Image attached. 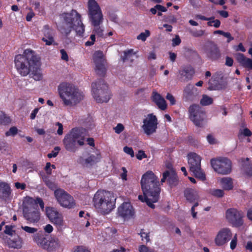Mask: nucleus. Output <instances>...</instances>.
Wrapping results in <instances>:
<instances>
[{
  "instance_id": "16",
  "label": "nucleus",
  "mask_w": 252,
  "mask_h": 252,
  "mask_svg": "<svg viewBox=\"0 0 252 252\" xmlns=\"http://www.w3.org/2000/svg\"><path fill=\"white\" fill-rule=\"evenodd\" d=\"M143 123L142 128L147 135H151L156 131L158 123L157 117L153 113L148 114Z\"/></svg>"
},
{
  "instance_id": "56",
  "label": "nucleus",
  "mask_w": 252,
  "mask_h": 252,
  "mask_svg": "<svg viewBox=\"0 0 252 252\" xmlns=\"http://www.w3.org/2000/svg\"><path fill=\"white\" fill-rule=\"evenodd\" d=\"M222 35L227 38V42H230L234 39V37L231 36V34L229 32H225L223 31Z\"/></svg>"
},
{
  "instance_id": "50",
  "label": "nucleus",
  "mask_w": 252,
  "mask_h": 252,
  "mask_svg": "<svg viewBox=\"0 0 252 252\" xmlns=\"http://www.w3.org/2000/svg\"><path fill=\"white\" fill-rule=\"evenodd\" d=\"M90 39L91 41H88L85 42V46H90L93 45L95 41V34L94 33H93L91 34V36L90 37Z\"/></svg>"
},
{
  "instance_id": "48",
  "label": "nucleus",
  "mask_w": 252,
  "mask_h": 252,
  "mask_svg": "<svg viewBox=\"0 0 252 252\" xmlns=\"http://www.w3.org/2000/svg\"><path fill=\"white\" fill-rule=\"evenodd\" d=\"M32 4L34 6V9L37 11L39 13L43 14V8L40 5V2L38 1H33Z\"/></svg>"
},
{
  "instance_id": "31",
  "label": "nucleus",
  "mask_w": 252,
  "mask_h": 252,
  "mask_svg": "<svg viewBox=\"0 0 252 252\" xmlns=\"http://www.w3.org/2000/svg\"><path fill=\"white\" fill-rule=\"evenodd\" d=\"M101 158V156L100 153L97 154L96 156L91 155L88 158L84 160L83 163L84 165L87 166H92L99 161Z\"/></svg>"
},
{
  "instance_id": "5",
  "label": "nucleus",
  "mask_w": 252,
  "mask_h": 252,
  "mask_svg": "<svg viewBox=\"0 0 252 252\" xmlns=\"http://www.w3.org/2000/svg\"><path fill=\"white\" fill-rule=\"evenodd\" d=\"M60 98L65 106H74L83 98V95L79 90L70 83L63 82L58 87Z\"/></svg>"
},
{
  "instance_id": "33",
  "label": "nucleus",
  "mask_w": 252,
  "mask_h": 252,
  "mask_svg": "<svg viewBox=\"0 0 252 252\" xmlns=\"http://www.w3.org/2000/svg\"><path fill=\"white\" fill-rule=\"evenodd\" d=\"M124 55L122 57L123 62H126L127 61L130 60V62H132L133 60V56L135 55L132 49H128L126 51L124 52Z\"/></svg>"
},
{
  "instance_id": "62",
  "label": "nucleus",
  "mask_w": 252,
  "mask_h": 252,
  "mask_svg": "<svg viewBox=\"0 0 252 252\" xmlns=\"http://www.w3.org/2000/svg\"><path fill=\"white\" fill-rule=\"evenodd\" d=\"M207 139L208 142L210 144H214L216 143L215 138L211 134H209L207 136Z\"/></svg>"
},
{
  "instance_id": "30",
  "label": "nucleus",
  "mask_w": 252,
  "mask_h": 252,
  "mask_svg": "<svg viewBox=\"0 0 252 252\" xmlns=\"http://www.w3.org/2000/svg\"><path fill=\"white\" fill-rule=\"evenodd\" d=\"M222 188L225 190H230L234 188L233 179L230 177H223L220 180Z\"/></svg>"
},
{
  "instance_id": "46",
  "label": "nucleus",
  "mask_w": 252,
  "mask_h": 252,
  "mask_svg": "<svg viewBox=\"0 0 252 252\" xmlns=\"http://www.w3.org/2000/svg\"><path fill=\"white\" fill-rule=\"evenodd\" d=\"M123 151L126 154L130 156L131 158L134 157V151L132 147H129L127 146H124L123 148Z\"/></svg>"
},
{
  "instance_id": "64",
  "label": "nucleus",
  "mask_w": 252,
  "mask_h": 252,
  "mask_svg": "<svg viewBox=\"0 0 252 252\" xmlns=\"http://www.w3.org/2000/svg\"><path fill=\"white\" fill-rule=\"evenodd\" d=\"M234 63V61L232 58L226 57V61H225V64L229 66H231L233 65Z\"/></svg>"
},
{
  "instance_id": "40",
  "label": "nucleus",
  "mask_w": 252,
  "mask_h": 252,
  "mask_svg": "<svg viewBox=\"0 0 252 252\" xmlns=\"http://www.w3.org/2000/svg\"><path fill=\"white\" fill-rule=\"evenodd\" d=\"M42 180L48 188L50 189H53L54 188L55 184L50 180L49 176L44 175L42 177Z\"/></svg>"
},
{
  "instance_id": "11",
  "label": "nucleus",
  "mask_w": 252,
  "mask_h": 252,
  "mask_svg": "<svg viewBox=\"0 0 252 252\" xmlns=\"http://www.w3.org/2000/svg\"><path fill=\"white\" fill-rule=\"evenodd\" d=\"M189 118L197 126L202 127L203 121L206 118V113L199 105L192 104L189 109Z\"/></svg>"
},
{
  "instance_id": "37",
  "label": "nucleus",
  "mask_w": 252,
  "mask_h": 252,
  "mask_svg": "<svg viewBox=\"0 0 252 252\" xmlns=\"http://www.w3.org/2000/svg\"><path fill=\"white\" fill-rule=\"evenodd\" d=\"M209 193L213 196L217 197L218 198L221 197L224 194L223 190L220 189H210L209 191Z\"/></svg>"
},
{
  "instance_id": "23",
  "label": "nucleus",
  "mask_w": 252,
  "mask_h": 252,
  "mask_svg": "<svg viewBox=\"0 0 252 252\" xmlns=\"http://www.w3.org/2000/svg\"><path fill=\"white\" fill-rule=\"evenodd\" d=\"M49 236L45 234L42 231L36 232L32 236L33 241L38 246L45 249L46 248L47 242L49 241Z\"/></svg>"
},
{
  "instance_id": "26",
  "label": "nucleus",
  "mask_w": 252,
  "mask_h": 252,
  "mask_svg": "<svg viewBox=\"0 0 252 252\" xmlns=\"http://www.w3.org/2000/svg\"><path fill=\"white\" fill-rule=\"evenodd\" d=\"M151 98L152 101L161 110H164L167 108V104L165 99L157 92L154 91L152 92Z\"/></svg>"
},
{
  "instance_id": "43",
  "label": "nucleus",
  "mask_w": 252,
  "mask_h": 252,
  "mask_svg": "<svg viewBox=\"0 0 252 252\" xmlns=\"http://www.w3.org/2000/svg\"><path fill=\"white\" fill-rule=\"evenodd\" d=\"M17 133L18 128L16 126H12L5 132V135L6 136H14Z\"/></svg>"
},
{
  "instance_id": "21",
  "label": "nucleus",
  "mask_w": 252,
  "mask_h": 252,
  "mask_svg": "<svg viewBox=\"0 0 252 252\" xmlns=\"http://www.w3.org/2000/svg\"><path fill=\"white\" fill-rule=\"evenodd\" d=\"M134 214L133 207L129 203H123L118 209V214L124 219L130 218Z\"/></svg>"
},
{
  "instance_id": "39",
  "label": "nucleus",
  "mask_w": 252,
  "mask_h": 252,
  "mask_svg": "<svg viewBox=\"0 0 252 252\" xmlns=\"http://www.w3.org/2000/svg\"><path fill=\"white\" fill-rule=\"evenodd\" d=\"M150 36V32L146 30L145 32H142L137 36V39L145 41L147 38Z\"/></svg>"
},
{
  "instance_id": "27",
  "label": "nucleus",
  "mask_w": 252,
  "mask_h": 252,
  "mask_svg": "<svg viewBox=\"0 0 252 252\" xmlns=\"http://www.w3.org/2000/svg\"><path fill=\"white\" fill-rule=\"evenodd\" d=\"M235 57L237 61L243 67L249 70L252 69V60L251 59L246 57L244 54L241 53L236 54Z\"/></svg>"
},
{
  "instance_id": "4",
  "label": "nucleus",
  "mask_w": 252,
  "mask_h": 252,
  "mask_svg": "<svg viewBox=\"0 0 252 252\" xmlns=\"http://www.w3.org/2000/svg\"><path fill=\"white\" fill-rule=\"evenodd\" d=\"M44 209V204L41 197L34 199L31 197H26L23 202V215L24 218L30 223H35L40 220L41 214L38 208Z\"/></svg>"
},
{
  "instance_id": "2",
  "label": "nucleus",
  "mask_w": 252,
  "mask_h": 252,
  "mask_svg": "<svg viewBox=\"0 0 252 252\" xmlns=\"http://www.w3.org/2000/svg\"><path fill=\"white\" fill-rule=\"evenodd\" d=\"M15 67L19 74L26 76L31 72L39 69L41 58L31 49L25 50L22 55L19 54L14 59Z\"/></svg>"
},
{
  "instance_id": "19",
  "label": "nucleus",
  "mask_w": 252,
  "mask_h": 252,
  "mask_svg": "<svg viewBox=\"0 0 252 252\" xmlns=\"http://www.w3.org/2000/svg\"><path fill=\"white\" fill-rule=\"evenodd\" d=\"M46 214L50 221L54 224L60 227L63 225V216L57 211L56 208L50 207H46Z\"/></svg>"
},
{
  "instance_id": "63",
  "label": "nucleus",
  "mask_w": 252,
  "mask_h": 252,
  "mask_svg": "<svg viewBox=\"0 0 252 252\" xmlns=\"http://www.w3.org/2000/svg\"><path fill=\"white\" fill-rule=\"evenodd\" d=\"M237 244V238L236 234L235 235L233 239L231 240L230 242V248L231 249H235Z\"/></svg>"
},
{
  "instance_id": "12",
  "label": "nucleus",
  "mask_w": 252,
  "mask_h": 252,
  "mask_svg": "<svg viewBox=\"0 0 252 252\" xmlns=\"http://www.w3.org/2000/svg\"><path fill=\"white\" fill-rule=\"evenodd\" d=\"M211 164L212 168L218 173L222 175L229 174L232 170L231 161L226 158L212 159Z\"/></svg>"
},
{
  "instance_id": "59",
  "label": "nucleus",
  "mask_w": 252,
  "mask_h": 252,
  "mask_svg": "<svg viewBox=\"0 0 252 252\" xmlns=\"http://www.w3.org/2000/svg\"><path fill=\"white\" fill-rule=\"evenodd\" d=\"M51 163L49 162H47L44 167V170L46 173L48 175H51L52 174V169H51Z\"/></svg>"
},
{
  "instance_id": "54",
  "label": "nucleus",
  "mask_w": 252,
  "mask_h": 252,
  "mask_svg": "<svg viewBox=\"0 0 252 252\" xmlns=\"http://www.w3.org/2000/svg\"><path fill=\"white\" fill-rule=\"evenodd\" d=\"M166 98L170 102V105H173L175 104L176 100L173 95L170 93H167Z\"/></svg>"
},
{
  "instance_id": "51",
  "label": "nucleus",
  "mask_w": 252,
  "mask_h": 252,
  "mask_svg": "<svg viewBox=\"0 0 252 252\" xmlns=\"http://www.w3.org/2000/svg\"><path fill=\"white\" fill-rule=\"evenodd\" d=\"M136 156L137 159H138V160H141L143 158H145L147 157L145 152L143 151H141V150H139V151H138V153H137Z\"/></svg>"
},
{
  "instance_id": "55",
  "label": "nucleus",
  "mask_w": 252,
  "mask_h": 252,
  "mask_svg": "<svg viewBox=\"0 0 252 252\" xmlns=\"http://www.w3.org/2000/svg\"><path fill=\"white\" fill-rule=\"evenodd\" d=\"M15 187L17 189L24 190L26 188V184L25 183L17 182L15 183Z\"/></svg>"
},
{
  "instance_id": "29",
  "label": "nucleus",
  "mask_w": 252,
  "mask_h": 252,
  "mask_svg": "<svg viewBox=\"0 0 252 252\" xmlns=\"http://www.w3.org/2000/svg\"><path fill=\"white\" fill-rule=\"evenodd\" d=\"M185 197L189 203L195 202L199 198L197 192L192 189H187L184 191Z\"/></svg>"
},
{
  "instance_id": "18",
  "label": "nucleus",
  "mask_w": 252,
  "mask_h": 252,
  "mask_svg": "<svg viewBox=\"0 0 252 252\" xmlns=\"http://www.w3.org/2000/svg\"><path fill=\"white\" fill-rule=\"evenodd\" d=\"M232 237V233L229 228H223L218 233L215 242L218 246H221L228 242Z\"/></svg>"
},
{
  "instance_id": "6",
  "label": "nucleus",
  "mask_w": 252,
  "mask_h": 252,
  "mask_svg": "<svg viewBox=\"0 0 252 252\" xmlns=\"http://www.w3.org/2000/svg\"><path fill=\"white\" fill-rule=\"evenodd\" d=\"M88 134L87 129L83 127H74L65 134L63 143L64 148L70 153H75L79 146L84 145V140Z\"/></svg>"
},
{
  "instance_id": "20",
  "label": "nucleus",
  "mask_w": 252,
  "mask_h": 252,
  "mask_svg": "<svg viewBox=\"0 0 252 252\" xmlns=\"http://www.w3.org/2000/svg\"><path fill=\"white\" fill-rule=\"evenodd\" d=\"M167 180L168 186L171 188L176 187L178 185L179 179L176 172L173 170H166L162 175L161 183H164Z\"/></svg>"
},
{
  "instance_id": "53",
  "label": "nucleus",
  "mask_w": 252,
  "mask_h": 252,
  "mask_svg": "<svg viewBox=\"0 0 252 252\" xmlns=\"http://www.w3.org/2000/svg\"><path fill=\"white\" fill-rule=\"evenodd\" d=\"M172 43V46L179 45L181 43V39L178 35L176 36L174 38H173Z\"/></svg>"
},
{
  "instance_id": "28",
  "label": "nucleus",
  "mask_w": 252,
  "mask_h": 252,
  "mask_svg": "<svg viewBox=\"0 0 252 252\" xmlns=\"http://www.w3.org/2000/svg\"><path fill=\"white\" fill-rule=\"evenodd\" d=\"M7 244H8V246L9 248L20 249L22 247L23 241L22 238L15 233L11 237V238L8 239Z\"/></svg>"
},
{
  "instance_id": "17",
  "label": "nucleus",
  "mask_w": 252,
  "mask_h": 252,
  "mask_svg": "<svg viewBox=\"0 0 252 252\" xmlns=\"http://www.w3.org/2000/svg\"><path fill=\"white\" fill-rule=\"evenodd\" d=\"M94 62L95 63V70L96 74L102 77L106 75V69L105 63L106 61L103 58V54L101 51H97L93 57Z\"/></svg>"
},
{
  "instance_id": "24",
  "label": "nucleus",
  "mask_w": 252,
  "mask_h": 252,
  "mask_svg": "<svg viewBox=\"0 0 252 252\" xmlns=\"http://www.w3.org/2000/svg\"><path fill=\"white\" fill-rule=\"evenodd\" d=\"M12 197V190L8 183L5 182H0V199L6 201L10 199Z\"/></svg>"
},
{
  "instance_id": "8",
  "label": "nucleus",
  "mask_w": 252,
  "mask_h": 252,
  "mask_svg": "<svg viewBox=\"0 0 252 252\" xmlns=\"http://www.w3.org/2000/svg\"><path fill=\"white\" fill-rule=\"evenodd\" d=\"M93 201L95 208L103 214H108L115 205L114 197L105 190H98L94 194Z\"/></svg>"
},
{
  "instance_id": "57",
  "label": "nucleus",
  "mask_w": 252,
  "mask_h": 252,
  "mask_svg": "<svg viewBox=\"0 0 252 252\" xmlns=\"http://www.w3.org/2000/svg\"><path fill=\"white\" fill-rule=\"evenodd\" d=\"M124 129V126L122 124H118L117 126L114 127L115 131L117 133H120Z\"/></svg>"
},
{
  "instance_id": "60",
  "label": "nucleus",
  "mask_w": 252,
  "mask_h": 252,
  "mask_svg": "<svg viewBox=\"0 0 252 252\" xmlns=\"http://www.w3.org/2000/svg\"><path fill=\"white\" fill-rule=\"evenodd\" d=\"M39 69H37L36 71L35 72H31L32 74L33 75V77L35 80H40L42 79V75L40 73H38V70Z\"/></svg>"
},
{
  "instance_id": "7",
  "label": "nucleus",
  "mask_w": 252,
  "mask_h": 252,
  "mask_svg": "<svg viewBox=\"0 0 252 252\" xmlns=\"http://www.w3.org/2000/svg\"><path fill=\"white\" fill-rule=\"evenodd\" d=\"M88 11H89V17L91 25L94 27L93 33L99 37L105 38L106 36L103 33L104 30L100 27L104 20L103 13L95 0L88 1Z\"/></svg>"
},
{
  "instance_id": "41",
  "label": "nucleus",
  "mask_w": 252,
  "mask_h": 252,
  "mask_svg": "<svg viewBox=\"0 0 252 252\" xmlns=\"http://www.w3.org/2000/svg\"><path fill=\"white\" fill-rule=\"evenodd\" d=\"M21 228L25 232L28 233L33 234V235H34L36 232H38V229L36 228L28 226H22Z\"/></svg>"
},
{
  "instance_id": "42",
  "label": "nucleus",
  "mask_w": 252,
  "mask_h": 252,
  "mask_svg": "<svg viewBox=\"0 0 252 252\" xmlns=\"http://www.w3.org/2000/svg\"><path fill=\"white\" fill-rule=\"evenodd\" d=\"M144 229H142L140 230V232L139 233V235L141 237L142 240H144V238L146 240V243L150 242V233L149 232H145L144 231Z\"/></svg>"
},
{
  "instance_id": "35",
  "label": "nucleus",
  "mask_w": 252,
  "mask_h": 252,
  "mask_svg": "<svg viewBox=\"0 0 252 252\" xmlns=\"http://www.w3.org/2000/svg\"><path fill=\"white\" fill-rule=\"evenodd\" d=\"M11 122L10 117L7 116L3 112L0 111V124L3 125H8Z\"/></svg>"
},
{
  "instance_id": "49",
  "label": "nucleus",
  "mask_w": 252,
  "mask_h": 252,
  "mask_svg": "<svg viewBox=\"0 0 252 252\" xmlns=\"http://www.w3.org/2000/svg\"><path fill=\"white\" fill-rule=\"evenodd\" d=\"M12 228L13 227L11 225H6L4 233L12 237L14 235L13 233H15V230H13Z\"/></svg>"
},
{
  "instance_id": "25",
  "label": "nucleus",
  "mask_w": 252,
  "mask_h": 252,
  "mask_svg": "<svg viewBox=\"0 0 252 252\" xmlns=\"http://www.w3.org/2000/svg\"><path fill=\"white\" fill-rule=\"evenodd\" d=\"M181 78L184 81L187 82L191 80L195 73V71L192 66L190 65L184 66L179 71Z\"/></svg>"
},
{
  "instance_id": "36",
  "label": "nucleus",
  "mask_w": 252,
  "mask_h": 252,
  "mask_svg": "<svg viewBox=\"0 0 252 252\" xmlns=\"http://www.w3.org/2000/svg\"><path fill=\"white\" fill-rule=\"evenodd\" d=\"M213 98L206 94L203 95V97H202V99L200 101V103L203 106H208L211 105L213 103Z\"/></svg>"
},
{
  "instance_id": "61",
  "label": "nucleus",
  "mask_w": 252,
  "mask_h": 252,
  "mask_svg": "<svg viewBox=\"0 0 252 252\" xmlns=\"http://www.w3.org/2000/svg\"><path fill=\"white\" fill-rule=\"evenodd\" d=\"M56 126H58V128L57 129V132L59 135H62L63 133V126L60 122H57L56 124Z\"/></svg>"
},
{
  "instance_id": "14",
  "label": "nucleus",
  "mask_w": 252,
  "mask_h": 252,
  "mask_svg": "<svg viewBox=\"0 0 252 252\" xmlns=\"http://www.w3.org/2000/svg\"><path fill=\"white\" fill-rule=\"evenodd\" d=\"M203 49L206 57L212 61H218L221 57V53L218 45L212 41H207Z\"/></svg>"
},
{
  "instance_id": "52",
  "label": "nucleus",
  "mask_w": 252,
  "mask_h": 252,
  "mask_svg": "<svg viewBox=\"0 0 252 252\" xmlns=\"http://www.w3.org/2000/svg\"><path fill=\"white\" fill-rule=\"evenodd\" d=\"M60 53L61 54V59L63 60H64L65 61H68L69 60L68 56L65 51L64 49H62L60 51Z\"/></svg>"
},
{
  "instance_id": "32",
  "label": "nucleus",
  "mask_w": 252,
  "mask_h": 252,
  "mask_svg": "<svg viewBox=\"0 0 252 252\" xmlns=\"http://www.w3.org/2000/svg\"><path fill=\"white\" fill-rule=\"evenodd\" d=\"M59 247L60 244L58 239L49 236L46 248L44 250H48V252H53Z\"/></svg>"
},
{
  "instance_id": "38",
  "label": "nucleus",
  "mask_w": 252,
  "mask_h": 252,
  "mask_svg": "<svg viewBox=\"0 0 252 252\" xmlns=\"http://www.w3.org/2000/svg\"><path fill=\"white\" fill-rule=\"evenodd\" d=\"M189 32L190 35L194 37H200L203 36L205 33V31L203 30H190Z\"/></svg>"
},
{
  "instance_id": "22",
  "label": "nucleus",
  "mask_w": 252,
  "mask_h": 252,
  "mask_svg": "<svg viewBox=\"0 0 252 252\" xmlns=\"http://www.w3.org/2000/svg\"><path fill=\"white\" fill-rule=\"evenodd\" d=\"M43 34L44 37L41 40L45 42L46 45H57L54 39L55 33L54 30L51 29L48 25L44 26Z\"/></svg>"
},
{
  "instance_id": "9",
  "label": "nucleus",
  "mask_w": 252,
  "mask_h": 252,
  "mask_svg": "<svg viewBox=\"0 0 252 252\" xmlns=\"http://www.w3.org/2000/svg\"><path fill=\"white\" fill-rule=\"evenodd\" d=\"M94 98L97 103H106L110 98L108 87L104 79H99L92 84Z\"/></svg>"
},
{
  "instance_id": "34",
  "label": "nucleus",
  "mask_w": 252,
  "mask_h": 252,
  "mask_svg": "<svg viewBox=\"0 0 252 252\" xmlns=\"http://www.w3.org/2000/svg\"><path fill=\"white\" fill-rule=\"evenodd\" d=\"M193 88V86L191 85H188L186 86L184 90V96L187 99H190L192 97L193 95L192 90Z\"/></svg>"
},
{
  "instance_id": "3",
  "label": "nucleus",
  "mask_w": 252,
  "mask_h": 252,
  "mask_svg": "<svg viewBox=\"0 0 252 252\" xmlns=\"http://www.w3.org/2000/svg\"><path fill=\"white\" fill-rule=\"evenodd\" d=\"M65 26L60 27L59 30L62 34L68 36L74 30L77 35L81 36L85 32V25L81 20V15L76 10L72 9L70 12H64L60 15Z\"/></svg>"
},
{
  "instance_id": "1",
  "label": "nucleus",
  "mask_w": 252,
  "mask_h": 252,
  "mask_svg": "<svg viewBox=\"0 0 252 252\" xmlns=\"http://www.w3.org/2000/svg\"><path fill=\"white\" fill-rule=\"evenodd\" d=\"M140 185L143 195H139L138 199L142 202H145L149 207L154 209V203L158 200L160 192L158 177L153 171H148L142 176Z\"/></svg>"
},
{
  "instance_id": "13",
  "label": "nucleus",
  "mask_w": 252,
  "mask_h": 252,
  "mask_svg": "<svg viewBox=\"0 0 252 252\" xmlns=\"http://www.w3.org/2000/svg\"><path fill=\"white\" fill-rule=\"evenodd\" d=\"M226 219L233 226L238 227L243 225L244 215L241 211L235 208H230L226 211Z\"/></svg>"
},
{
  "instance_id": "10",
  "label": "nucleus",
  "mask_w": 252,
  "mask_h": 252,
  "mask_svg": "<svg viewBox=\"0 0 252 252\" xmlns=\"http://www.w3.org/2000/svg\"><path fill=\"white\" fill-rule=\"evenodd\" d=\"M201 158L196 153L188 154V163L189 170L192 172L194 176L202 181L206 180V175L201 169Z\"/></svg>"
},
{
  "instance_id": "45",
  "label": "nucleus",
  "mask_w": 252,
  "mask_h": 252,
  "mask_svg": "<svg viewBox=\"0 0 252 252\" xmlns=\"http://www.w3.org/2000/svg\"><path fill=\"white\" fill-rule=\"evenodd\" d=\"M245 174L250 177L252 176V164H248L244 166Z\"/></svg>"
},
{
  "instance_id": "58",
  "label": "nucleus",
  "mask_w": 252,
  "mask_h": 252,
  "mask_svg": "<svg viewBox=\"0 0 252 252\" xmlns=\"http://www.w3.org/2000/svg\"><path fill=\"white\" fill-rule=\"evenodd\" d=\"M138 250L139 252H152L148 247L144 245L139 246Z\"/></svg>"
},
{
  "instance_id": "44",
  "label": "nucleus",
  "mask_w": 252,
  "mask_h": 252,
  "mask_svg": "<svg viewBox=\"0 0 252 252\" xmlns=\"http://www.w3.org/2000/svg\"><path fill=\"white\" fill-rule=\"evenodd\" d=\"M74 252H92L84 246H77L74 248Z\"/></svg>"
},
{
  "instance_id": "47",
  "label": "nucleus",
  "mask_w": 252,
  "mask_h": 252,
  "mask_svg": "<svg viewBox=\"0 0 252 252\" xmlns=\"http://www.w3.org/2000/svg\"><path fill=\"white\" fill-rule=\"evenodd\" d=\"M60 148L59 146H56L54 148V150L52 151L51 153L48 154L47 157L48 158H52L57 157L59 151L60 150Z\"/></svg>"
},
{
  "instance_id": "15",
  "label": "nucleus",
  "mask_w": 252,
  "mask_h": 252,
  "mask_svg": "<svg viewBox=\"0 0 252 252\" xmlns=\"http://www.w3.org/2000/svg\"><path fill=\"white\" fill-rule=\"evenodd\" d=\"M55 197L61 206L67 208H72L75 204L71 195L62 189H57L55 191Z\"/></svg>"
}]
</instances>
